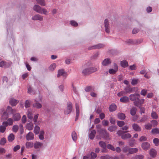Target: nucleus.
<instances>
[{
    "label": "nucleus",
    "mask_w": 159,
    "mask_h": 159,
    "mask_svg": "<svg viewBox=\"0 0 159 159\" xmlns=\"http://www.w3.org/2000/svg\"><path fill=\"white\" fill-rule=\"evenodd\" d=\"M33 10L36 12L40 14L47 15L48 11L44 8H42L38 5H35L33 7Z\"/></svg>",
    "instance_id": "1"
},
{
    "label": "nucleus",
    "mask_w": 159,
    "mask_h": 159,
    "mask_svg": "<svg viewBox=\"0 0 159 159\" xmlns=\"http://www.w3.org/2000/svg\"><path fill=\"white\" fill-rule=\"evenodd\" d=\"M97 68L94 67H89L84 69L82 71V74L84 75H88L93 73L97 71Z\"/></svg>",
    "instance_id": "2"
},
{
    "label": "nucleus",
    "mask_w": 159,
    "mask_h": 159,
    "mask_svg": "<svg viewBox=\"0 0 159 159\" xmlns=\"http://www.w3.org/2000/svg\"><path fill=\"white\" fill-rule=\"evenodd\" d=\"M42 98L39 96V98H36L34 101L35 102V103H34L33 104V106L35 108L37 109H40L42 107V105L39 102H41Z\"/></svg>",
    "instance_id": "3"
},
{
    "label": "nucleus",
    "mask_w": 159,
    "mask_h": 159,
    "mask_svg": "<svg viewBox=\"0 0 159 159\" xmlns=\"http://www.w3.org/2000/svg\"><path fill=\"white\" fill-rule=\"evenodd\" d=\"M96 127L98 129L97 131L99 132L100 134L105 136H108V134L107 132V131L104 129H101L100 125H96Z\"/></svg>",
    "instance_id": "4"
},
{
    "label": "nucleus",
    "mask_w": 159,
    "mask_h": 159,
    "mask_svg": "<svg viewBox=\"0 0 159 159\" xmlns=\"http://www.w3.org/2000/svg\"><path fill=\"white\" fill-rule=\"evenodd\" d=\"M104 25L105 32L107 33H109L110 32V27L108 20L107 19L105 20L104 21Z\"/></svg>",
    "instance_id": "5"
},
{
    "label": "nucleus",
    "mask_w": 159,
    "mask_h": 159,
    "mask_svg": "<svg viewBox=\"0 0 159 159\" xmlns=\"http://www.w3.org/2000/svg\"><path fill=\"white\" fill-rule=\"evenodd\" d=\"M140 98V95L138 93L131 94L129 95V98L131 101L134 102H137Z\"/></svg>",
    "instance_id": "6"
},
{
    "label": "nucleus",
    "mask_w": 159,
    "mask_h": 159,
    "mask_svg": "<svg viewBox=\"0 0 159 159\" xmlns=\"http://www.w3.org/2000/svg\"><path fill=\"white\" fill-rule=\"evenodd\" d=\"M43 147V143H42L36 141L34 144V148L38 151H39Z\"/></svg>",
    "instance_id": "7"
},
{
    "label": "nucleus",
    "mask_w": 159,
    "mask_h": 159,
    "mask_svg": "<svg viewBox=\"0 0 159 159\" xmlns=\"http://www.w3.org/2000/svg\"><path fill=\"white\" fill-rule=\"evenodd\" d=\"M11 62L10 61H2L0 62V67L4 68H8L11 66Z\"/></svg>",
    "instance_id": "8"
},
{
    "label": "nucleus",
    "mask_w": 159,
    "mask_h": 159,
    "mask_svg": "<svg viewBox=\"0 0 159 159\" xmlns=\"http://www.w3.org/2000/svg\"><path fill=\"white\" fill-rule=\"evenodd\" d=\"M72 109V104L70 102L68 103L67 108L64 111V113L66 114H68L71 113Z\"/></svg>",
    "instance_id": "9"
},
{
    "label": "nucleus",
    "mask_w": 159,
    "mask_h": 159,
    "mask_svg": "<svg viewBox=\"0 0 159 159\" xmlns=\"http://www.w3.org/2000/svg\"><path fill=\"white\" fill-rule=\"evenodd\" d=\"M43 16L39 14H36L32 18V19L34 20H39L42 21L43 20Z\"/></svg>",
    "instance_id": "10"
},
{
    "label": "nucleus",
    "mask_w": 159,
    "mask_h": 159,
    "mask_svg": "<svg viewBox=\"0 0 159 159\" xmlns=\"http://www.w3.org/2000/svg\"><path fill=\"white\" fill-rule=\"evenodd\" d=\"M118 68L117 65L115 63L114 65V69H110L109 70V72L111 74H115L118 70Z\"/></svg>",
    "instance_id": "11"
},
{
    "label": "nucleus",
    "mask_w": 159,
    "mask_h": 159,
    "mask_svg": "<svg viewBox=\"0 0 159 159\" xmlns=\"http://www.w3.org/2000/svg\"><path fill=\"white\" fill-rule=\"evenodd\" d=\"M104 46V44L100 43L89 47L88 49L90 50L91 49H99L103 47Z\"/></svg>",
    "instance_id": "12"
},
{
    "label": "nucleus",
    "mask_w": 159,
    "mask_h": 159,
    "mask_svg": "<svg viewBox=\"0 0 159 159\" xmlns=\"http://www.w3.org/2000/svg\"><path fill=\"white\" fill-rule=\"evenodd\" d=\"M13 120L11 118H8L7 121H5L2 122V124L5 125L6 126L11 125H13Z\"/></svg>",
    "instance_id": "13"
},
{
    "label": "nucleus",
    "mask_w": 159,
    "mask_h": 159,
    "mask_svg": "<svg viewBox=\"0 0 159 159\" xmlns=\"http://www.w3.org/2000/svg\"><path fill=\"white\" fill-rule=\"evenodd\" d=\"M111 62V61L110 58H107L104 59L102 62V65L104 66H106L110 65Z\"/></svg>",
    "instance_id": "14"
},
{
    "label": "nucleus",
    "mask_w": 159,
    "mask_h": 159,
    "mask_svg": "<svg viewBox=\"0 0 159 159\" xmlns=\"http://www.w3.org/2000/svg\"><path fill=\"white\" fill-rule=\"evenodd\" d=\"M26 138V140L28 141L33 140L34 138V134L31 132H30L27 134Z\"/></svg>",
    "instance_id": "15"
},
{
    "label": "nucleus",
    "mask_w": 159,
    "mask_h": 159,
    "mask_svg": "<svg viewBox=\"0 0 159 159\" xmlns=\"http://www.w3.org/2000/svg\"><path fill=\"white\" fill-rule=\"evenodd\" d=\"M149 154L152 157L154 158L157 155V152L155 149L152 148L149 151Z\"/></svg>",
    "instance_id": "16"
},
{
    "label": "nucleus",
    "mask_w": 159,
    "mask_h": 159,
    "mask_svg": "<svg viewBox=\"0 0 159 159\" xmlns=\"http://www.w3.org/2000/svg\"><path fill=\"white\" fill-rule=\"evenodd\" d=\"M60 75L66 77L67 76V73L63 69L59 70L58 71L57 76L59 77Z\"/></svg>",
    "instance_id": "17"
},
{
    "label": "nucleus",
    "mask_w": 159,
    "mask_h": 159,
    "mask_svg": "<svg viewBox=\"0 0 159 159\" xmlns=\"http://www.w3.org/2000/svg\"><path fill=\"white\" fill-rule=\"evenodd\" d=\"M6 111H7L6 112L8 114H13L16 112V110L12 109V108L9 106H7Z\"/></svg>",
    "instance_id": "18"
},
{
    "label": "nucleus",
    "mask_w": 159,
    "mask_h": 159,
    "mask_svg": "<svg viewBox=\"0 0 159 159\" xmlns=\"http://www.w3.org/2000/svg\"><path fill=\"white\" fill-rule=\"evenodd\" d=\"M13 120L14 121H17L19 120L21 116L20 115L19 113H16L14 114H13Z\"/></svg>",
    "instance_id": "19"
},
{
    "label": "nucleus",
    "mask_w": 159,
    "mask_h": 159,
    "mask_svg": "<svg viewBox=\"0 0 159 159\" xmlns=\"http://www.w3.org/2000/svg\"><path fill=\"white\" fill-rule=\"evenodd\" d=\"M144 102V99H140L139 98L137 102H134V104L135 106L139 107L141 104H143Z\"/></svg>",
    "instance_id": "20"
},
{
    "label": "nucleus",
    "mask_w": 159,
    "mask_h": 159,
    "mask_svg": "<svg viewBox=\"0 0 159 159\" xmlns=\"http://www.w3.org/2000/svg\"><path fill=\"white\" fill-rule=\"evenodd\" d=\"M150 144L148 142H144L142 144V148L144 150H147L150 147Z\"/></svg>",
    "instance_id": "21"
},
{
    "label": "nucleus",
    "mask_w": 159,
    "mask_h": 159,
    "mask_svg": "<svg viewBox=\"0 0 159 159\" xmlns=\"http://www.w3.org/2000/svg\"><path fill=\"white\" fill-rule=\"evenodd\" d=\"M133 129L136 131H140L141 130V128L137 124L134 123L132 125Z\"/></svg>",
    "instance_id": "22"
},
{
    "label": "nucleus",
    "mask_w": 159,
    "mask_h": 159,
    "mask_svg": "<svg viewBox=\"0 0 159 159\" xmlns=\"http://www.w3.org/2000/svg\"><path fill=\"white\" fill-rule=\"evenodd\" d=\"M19 102V101L14 98H12L10 100L9 102L10 104L12 106H15Z\"/></svg>",
    "instance_id": "23"
},
{
    "label": "nucleus",
    "mask_w": 159,
    "mask_h": 159,
    "mask_svg": "<svg viewBox=\"0 0 159 159\" xmlns=\"http://www.w3.org/2000/svg\"><path fill=\"white\" fill-rule=\"evenodd\" d=\"M129 98L127 96H123L120 99V101L122 102L126 103L129 101Z\"/></svg>",
    "instance_id": "24"
},
{
    "label": "nucleus",
    "mask_w": 159,
    "mask_h": 159,
    "mask_svg": "<svg viewBox=\"0 0 159 159\" xmlns=\"http://www.w3.org/2000/svg\"><path fill=\"white\" fill-rule=\"evenodd\" d=\"M76 107V117L75 119V121H76L79 116V107L78 104L76 103L75 104Z\"/></svg>",
    "instance_id": "25"
},
{
    "label": "nucleus",
    "mask_w": 159,
    "mask_h": 159,
    "mask_svg": "<svg viewBox=\"0 0 159 159\" xmlns=\"http://www.w3.org/2000/svg\"><path fill=\"white\" fill-rule=\"evenodd\" d=\"M94 88L93 86H88L85 87L84 90L86 92H89L91 91H94Z\"/></svg>",
    "instance_id": "26"
},
{
    "label": "nucleus",
    "mask_w": 159,
    "mask_h": 159,
    "mask_svg": "<svg viewBox=\"0 0 159 159\" xmlns=\"http://www.w3.org/2000/svg\"><path fill=\"white\" fill-rule=\"evenodd\" d=\"M116 108V105L114 104H112L109 107V109L110 111L112 112L115 111Z\"/></svg>",
    "instance_id": "27"
},
{
    "label": "nucleus",
    "mask_w": 159,
    "mask_h": 159,
    "mask_svg": "<svg viewBox=\"0 0 159 159\" xmlns=\"http://www.w3.org/2000/svg\"><path fill=\"white\" fill-rule=\"evenodd\" d=\"M26 129L29 130H32L34 127L33 124L32 123H27L26 125Z\"/></svg>",
    "instance_id": "28"
},
{
    "label": "nucleus",
    "mask_w": 159,
    "mask_h": 159,
    "mask_svg": "<svg viewBox=\"0 0 159 159\" xmlns=\"http://www.w3.org/2000/svg\"><path fill=\"white\" fill-rule=\"evenodd\" d=\"M120 65L122 67L125 68L128 65V62L125 60H124L120 62Z\"/></svg>",
    "instance_id": "29"
},
{
    "label": "nucleus",
    "mask_w": 159,
    "mask_h": 159,
    "mask_svg": "<svg viewBox=\"0 0 159 159\" xmlns=\"http://www.w3.org/2000/svg\"><path fill=\"white\" fill-rule=\"evenodd\" d=\"M96 133V131L95 130L92 131L89 135V138L91 139H94Z\"/></svg>",
    "instance_id": "30"
},
{
    "label": "nucleus",
    "mask_w": 159,
    "mask_h": 159,
    "mask_svg": "<svg viewBox=\"0 0 159 159\" xmlns=\"http://www.w3.org/2000/svg\"><path fill=\"white\" fill-rule=\"evenodd\" d=\"M37 3L42 6H44L46 3L44 0H36Z\"/></svg>",
    "instance_id": "31"
},
{
    "label": "nucleus",
    "mask_w": 159,
    "mask_h": 159,
    "mask_svg": "<svg viewBox=\"0 0 159 159\" xmlns=\"http://www.w3.org/2000/svg\"><path fill=\"white\" fill-rule=\"evenodd\" d=\"M131 135L129 133H127L125 134H123L122 135L121 138L123 139H126L130 138L131 137Z\"/></svg>",
    "instance_id": "32"
},
{
    "label": "nucleus",
    "mask_w": 159,
    "mask_h": 159,
    "mask_svg": "<svg viewBox=\"0 0 159 159\" xmlns=\"http://www.w3.org/2000/svg\"><path fill=\"white\" fill-rule=\"evenodd\" d=\"M56 67V65L55 63H52L51 64L48 68L49 70L51 71H53Z\"/></svg>",
    "instance_id": "33"
},
{
    "label": "nucleus",
    "mask_w": 159,
    "mask_h": 159,
    "mask_svg": "<svg viewBox=\"0 0 159 159\" xmlns=\"http://www.w3.org/2000/svg\"><path fill=\"white\" fill-rule=\"evenodd\" d=\"M71 136L73 140L74 141H76L77 139V136L76 133L75 131H73L71 134Z\"/></svg>",
    "instance_id": "34"
},
{
    "label": "nucleus",
    "mask_w": 159,
    "mask_h": 159,
    "mask_svg": "<svg viewBox=\"0 0 159 159\" xmlns=\"http://www.w3.org/2000/svg\"><path fill=\"white\" fill-rule=\"evenodd\" d=\"M138 151L137 148H130L129 149V153L132 154L137 152Z\"/></svg>",
    "instance_id": "35"
},
{
    "label": "nucleus",
    "mask_w": 159,
    "mask_h": 159,
    "mask_svg": "<svg viewBox=\"0 0 159 159\" xmlns=\"http://www.w3.org/2000/svg\"><path fill=\"white\" fill-rule=\"evenodd\" d=\"M124 90L126 93H129L132 92L133 89L129 86H127L124 89Z\"/></svg>",
    "instance_id": "36"
},
{
    "label": "nucleus",
    "mask_w": 159,
    "mask_h": 159,
    "mask_svg": "<svg viewBox=\"0 0 159 159\" xmlns=\"http://www.w3.org/2000/svg\"><path fill=\"white\" fill-rule=\"evenodd\" d=\"M15 139V136L14 134L11 133L10 134L8 137V139L9 142L12 141Z\"/></svg>",
    "instance_id": "37"
},
{
    "label": "nucleus",
    "mask_w": 159,
    "mask_h": 159,
    "mask_svg": "<svg viewBox=\"0 0 159 159\" xmlns=\"http://www.w3.org/2000/svg\"><path fill=\"white\" fill-rule=\"evenodd\" d=\"M25 145L27 148L29 149L31 148L33 145V143L30 142H28L26 143Z\"/></svg>",
    "instance_id": "38"
},
{
    "label": "nucleus",
    "mask_w": 159,
    "mask_h": 159,
    "mask_svg": "<svg viewBox=\"0 0 159 159\" xmlns=\"http://www.w3.org/2000/svg\"><path fill=\"white\" fill-rule=\"evenodd\" d=\"M31 101L29 100H26L25 103V106L26 108H28L30 107L31 105Z\"/></svg>",
    "instance_id": "39"
},
{
    "label": "nucleus",
    "mask_w": 159,
    "mask_h": 159,
    "mask_svg": "<svg viewBox=\"0 0 159 159\" xmlns=\"http://www.w3.org/2000/svg\"><path fill=\"white\" fill-rule=\"evenodd\" d=\"M40 128L38 126L36 125L34 129V132L35 134H39V132Z\"/></svg>",
    "instance_id": "40"
},
{
    "label": "nucleus",
    "mask_w": 159,
    "mask_h": 159,
    "mask_svg": "<svg viewBox=\"0 0 159 159\" xmlns=\"http://www.w3.org/2000/svg\"><path fill=\"white\" fill-rule=\"evenodd\" d=\"M8 117V114L6 111H4L2 116V119L4 120H6Z\"/></svg>",
    "instance_id": "41"
},
{
    "label": "nucleus",
    "mask_w": 159,
    "mask_h": 159,
    "mask_svg": "<svg viewBox=\"0 0 159 159\" xmlns=\"http://www.w3.org/2000/svg\"><path fill=\"white\" fill-rule=\"evenodd\" d=\"M137 109L135 107L132 108L130 110V113L132 116H134L136 113Z\"/></svg>",
    "instance_id": "42"
},
{
    "label": "nucleus",
    "mask_w": 159,
    "mask_h": 159,
    "mask_svg": "<svg viewBox=\"0 0 159 159\" xmlns=\"http://www.w3.org/2000/svg\"><path fill=\"white\" fill-rule=\"evenodd\" d=\"M117 129L116 126L114 125H111L109 126L108 128V130L110 132H113L115 131Z\"/></svg>",
    "instance_id": "43"
},
{
    "label": "nucleus",
    "mask_w": 159,
    "mask_h": 159,
    "mask_svg": "<svg viewBox=\"0 0 159 159\" xmlns=\"http://www.w3.org/2000/svg\"><path fill=\"white\" fill-rule=\"evenodd\" d=\"M125 115L123 113H119L118 114V117L120 120H123L125 118Z\"/></svg>",
    "instance_id": "44"
},
{
    "label": "nucleus",
    "mask_w": 159,
    "mask_h": 159,
    "mask_svg": "<svg viewBox=\"0 0 159 159\" xmlns=\"http://www.w3.org/2000/svg\"><path fill=\"white\" fill-rule=\"evenodd\" d=\"M5 125H3L0 126V132L2 133H3L6 129V127Z\"/></svg>",
    "instance_id": "45"
},
{
    "label": "nucleus",
    "mask_w": 159,
    "mask_h": 159,
    "mask_svg": "<svg viewBox=\"0 0 159 159\" xmlns=\"http://www.w3.org/2000/svg\"><path fill=\"white\" fill-rule=\"evenodd\" d=\"M151 133L153 134H159V129L157 128L153 129L152 130Z\"/></svg>",
    "instance_id": "46"
},
{
    "label": "nucleus",
    "mask_w": 159,
    "mask_h": 159,
    "mask_svg": "<svg viewBox=\"0 0 159 159\" xmlns=\"http://www.w3.org/2000/svg\"><path fill=\"white\" fill-rule=\"evenodd\" d=\"M99 144L100 146L102 148H107V146L105 142L101 141L99 142Z\"/></svg>",
    "instance_id": "47"
},
{
    "label": "nucleus",
    "mask_w": 159,
    "mask_h": 159,
    "mask_svg": "<svg viewBox=\"0 0 159 159\" xmlns=\"http://www.w3.org/2000/svg\"><path fill=\"white\" fill-rule=\"evenodd\" d=\"M70 24L71 25L75 27H76L78 25L77 23L74 20H70Z\"/></svg>",
    "instance_id": "48"
},
{
    "label": "nucleus",
    "mask_w": 159,
    "mask_h": 159,
    "mask_svg": "<svg viewBox=\"0 0 159 159\" xmlns=\"http://www.w3.org/2000/svg\"><path fill=\"white\" fill-rule=\"evenodd\" d=\"M19 129V126L17 125L13 126L12 130L14 132L16 133Z\"/></svg>",
    "instance_id": "49"
},
{
    "label": "nucleus",
    "mask_w": 159,
    "mask_h": 159,
    "mask_svg": "<svg viewBox=\"0 0 159 159\" xmlns=\"http://www.w3.org/2000/svg\"><path fill=\"white\" fill-rule=\"evenodd\" d=\"M151 117L153 119H156L158 118V116L155 112L152 111L151 113Z\"/></svg>",
    "instance_id": "50"
},
{
    "label": "nucleus",
    "mask_w": 159,
    "mask_h": 159,
    "mask_svg": "<svg viewBox=\"0 0 159 159\" xmlns=\"http://www.w3.org/2000/svg\"><path fill=\"white\" fill-rule=\"evenodd\" d=\"M128 132V131H124L119 130L117 131V134L118 135L121 136H122V135H123V134L125 133L126 132Z\"/></svg>",
    "instance_id": "51"
},
{
    "label": "nucleus",
    "mask_w": 159,
    "mask_h": 159,
    "mask_svg": "<svg viewBox=\"0 0 159 159\" xmlns=\"http://www.w3.org/2000/svg\"><path fill=\"white\" fill-rule=\"evenodd\" d=\"M138 79H133L132 80L131 82V84L133 85H135L138 82Z\"/></svg>",
    "instance_id": "52"
},
{
    "label": "nucleus",
    "mask_w": 159,
    "mask_h": 159,
    "mask_svg": "<svg viewBox=\"0 0 159 159\" xmlns=\"http://www.w3.org/2000/svg\"><path fill=\"white\" fill-rule=\"evenodd\" d=\"M107 147V148L113 151H115V148L111 144H108Z\"/></svg>",
    "instance_id": "53"
},
{
    "label": "nucleus",
    "mask_w": 159,
    "mask_h": 159,
    "mask_svg": "<svg viewBox=\"0 0 159 159\" xmlns=\"http://www.w3.org/2000/svg\"><path fill=\"white\" fill-rule=\"evenodd\" d=\"M152 125L149 123L145 125V128L147 129H150L152 128Z\"/></svg>",
    "instance_id": "54"
},
{
    "label": "nucleus",
    "mask_w": 159,
    "mask_h": 159,
    "mask_svg": "<svg viewBox=\"0 0 159 159\" xmlns=\"http://www.w3.org/2000/svg\"><path fill=\"white\" fill-rule=\"evenodd\" d=\"M148 119V117L147 116H143L139 120L140 122H143L145 121Z\"/></svg>",
    "instance_id": "55"
},
{
    "label": "nucleus",
    "mask_w": 159,
    "mask_h": 159,
    "mask_svg": "<svg viewBox=\"0 0 159 159\" xmlns=\"http://www.w3.org/2000/svg\"><path fill=\"white\" fill-rule=\"evenodd\" d=\"M125 123L123 121H118L117 122V124L119 126L121 127L124 125Z\"/></svg>",
    "instance_id": "56"
},
{
    "label": "nucleus",
    "mask_w": 159,
    "mask_h": 159,
    "mask_svg": "<svg viewBox=\"0 0 159 159\" xmlns=\"http://www.w3.org/2000/svg\"><path fill=\"white\" fill-rule=\"evenodd\" d=\"M90 156L91 157V159H94L97 157V155L94 152H91L90 153Z\"/></svg>",
    "instance_id": "57"
},
{
    "label": "nucleus",
    "mask_w": 159,
    "mask_h": 159,
    "mask_svg": "<svg viewBox=\"0 0 159 159\" xmlns=\"http://www.w3.org/2000/svg\"><path fill=\"white\" fill-rule=\"evenodd\" d=\"M111 158V157L108 155H106L101 156L100 159H109Z\"/></svg>",
    "instance_id": "58"
},
{
    "label": "nucleus",
    "mask_w": 159,
    "mask_h": 159,
    "mask_svg": "<svg viewBox=\"0 0 159 159\" xmlns=\"http://www.w3.org/2000/svg\"><path fill=\"white\" fill-rule=\"evenodd\" d=\"M28 117L30 119H32L33 118V115L32 113L30 111H28Z\"/></svg>",
    "instance_id": "59"
},
{
    "label": "nucleus",
    "mask_w": 159,
    "mask_h": 159,
    "mask_svg": "<svg viewBox=\"0 0 159 159\" xmlns=\"http://www.w3.org/2000/svg\"><path fill=\"white\" fill-rule=\"evenodd\" d=\"M129 149L128 147L126 146L123 147L122 148L123 151L125 153L129 152Z\"/></svg>",
    "instance_id": "60"
},
{
    "label": "nucleus",
    "mask_w": 159,
    "mask_h": 159,
    "mask_svg": "<svg viewBox=\"0 0 159 159\" xmlns=\"http://www.w3.org/2000/svg\"><path fill=\"white\" fill-rule=\"evenodd\" d=\"M153 142L156 146H157L159 142V139L157 138H154L153 140Z\"/></svg>",
    "instance_id": "61"
},
{
    "label": "nucleus",
    "mask_w": 159,
    "mask_h": 159,
    "mask_svg": "<svg viewBox=\"0 0 159 159\" xmlns=\"http://www.w3.org/2000/svg\"><path fill=\"white\" fill-rule=\"evenodd\" d=\"M6 139L4 138H2L1 140L0 144L2 145H4L6 143Z\"/></svg>",
    "instance_id": "62"
},
{
    "label": "nucleus",
    "mask_w": 159,
    "mask_h": 159,
    "mask_svg": "<svg viewBox=\"0 0 159 159\" xmlns=\"http://www.w3.org/2000/svg\"><path fill=\"white\" fill-rule=\"evenodd\" d=\"M28 93H29L31 94V93H34V92L33 90V89L30 86L28 89Z\"/></svg>",
    "instance_id": "63"
},
{
    "label": "nucleus",
    "mask_w": 159,
    "mask_h": 159,
    "mask_svg": "<svg viewBox=\"0 0 159 159\" xmlns=\"http://www.w3.org/2000/svg\"><path fill=\"white\" fill-rule=\"evenodd\" d=\"M135 139H132L131 140L129 141V144L130 146L132 147L135 143Z\"/></svg>",
    "instance_id": "64"
}]
</instances>
